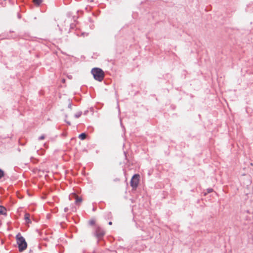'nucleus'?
Returning <instances> with one entry per match:
<instances>
[{
  "label": "nucleus",
  "mask_w": 253,
  "mask_h": 253,
  "mask_svg": "<svg viewBox=\"0 0 253 253\" xmlns=\"http://www.w3.org/2000/svg\"><path fill=\"white\" fill-rule=\"evenodd\" d=\"M16 243L18 245L19 251L22 252L25 250L27 248V244L25 239L23 237L20 233L17 234L16 236Z\"/></svg>",
  "instance_id": "f257e3e1"
},
{
  "label": "nucleus",
  "mask_w": 253,
  "mask_h": 253,
  "mask_svg": "<svg viewBox=\"0 0 253 253\" xmlns=\"http://www.w3.org/2000/svg\"><path fill=\"white\" fill-rule=\"evenodd\" d=\"M91 73L93 75L94 78L99 82L102 81L104 77L103 71L99 68H93L91 70Z\"/></svg>",
  "instance_id": "f03ea898"
},
{
  "label": "nucleus",
  "mask_w": 253,
  "mask_h": 253,
  "mask_svg": "<svg viewBox=\"0 0 253 253\" xmlns=\"http://www.w3.org/2000/svg\"><path fill=\"white\" fill-rule=\"evenodd\" d=\"M140 176L138 174H134L130 181V185L133 188H136L139 182Z\"/></svg>",
  "instance_id": "7ed1b4c3"
},
{
  "label": "nucleus",
  "mask_w": 253,
  "mask_h": 253,
  "mask_svg": "<svg viewBox=\"0 0 253 253\" xmlns=\"http://www.w3.org/2000/svg\"><path fill=\"white\" fill-rule=\"evenodd\" d=\"M105 231L100 227H98L96 230V235L97 237H101L104 236Z\"/></svg>",
  "instance_id": "20e7f679"
},
{
  "label": "nucleus",
  "mask_w": 253,
  "mask_h": 253,
  "mask_svg": "<svg viewBox=\"0 0 253 253\" xmlns=\"http://www.w3.org/2000/svg\"><path fill=\"white\" fill-rule=\"evenodd\" d=\"M73 196L75 197V198L76 199V203H80L82 202V199L81 198L78 197L76 194H73Z\"/></svg>",
  "instance_id": "39448f33"
},
{
  "label": "nucleus",
  "mask_w": 253,
  "mask_h": 253,
  "mask_svg": "<svg viewBox=\"0 0 253 253\" xmlns=\"http://www.w3.org/2000/svg\"><path fill=\"white\" fill-rule=\"evenodd\" d=\"M30 215L29 213H25L24 215V218L27 222V223H31V220L30 219Z\"/></svg>",
  "instance_id": "423d86ee"
},
{
  "label": "nucleus",
  "mask_w": 253,
  "mask_h": 253,
  "mask_svg": "<svg viewBox=\"0 0 253 253\" xmlns=\"http://www.w3.org/2000/svg\"><path fill=\"white\" fill-rule=\"evenodd\" d=\"M6 210L3 207L0 206V214H4L6 213Z\"/></svg>",
  "instance_id": "0eeeda50"
},
{
  "label": "nucleus",
  "mask_w": 253,
  "mask_h": 253,
  "mask_svg": "<svg viewBox=\"0 0 253 253\" xmlns=\"http://www.w3.org/2000/svg\"><path fill=\"white\" fill-rule=\"evenodd\" d=\"M33 2L35 4L37 5H40V4L42 3V0H33Z\"/></svg>",
  "instance_id": "6e6552de"
},
{
  "label": "nucleus",
  "mask_w": 253,
  "mask_h": 253,
  "mask_svg": "<svg viewBox=\"0 0 253 253\" xmlns=\"http://www.w3.org/2000/svg\"><path fill=\"white\" fill-rule=\"evenodd\" d=\"M86 134L84 133H82L81 134L79 135V138H80L82 140H84L86 138Z\"/></svg>",
  "instance_id": "1a4fd4ad"
},
{
  "label": "nucleus",
  "mask_w": 253,
  "mask_h": 253,
  "mask_svg": "<svg viewBox=\"0 0 253 253\" xmlns=\"http://www.w3.org/2000/svg\"><path fill=\"white\" fill-rule=\"evenodd\" d=\"M4 176V172L0 169V179Z\"/></svg>",
  "instance_id": "9d476101"
},
{
  "label": "nucleus",
  "mask_w": 253,
  "mask_h": 253,
  "mask_svg": "<svg viewBox=\"0 0 253 253\" xmlns=\"http://www.w3.org/2000/svg\"><path fill=\"white\" fill-rule=\"evenodd\" d=\"M44 135H42L41 136H40L39 138V140H43L44 139Z\"/></svg>",
  "instance_id": "9b49d317"
},
{
  "label": "nucleus",
  "mask_w": 253,
  "mask_h": 253,
  "mask_svg": "<svg viewBox=\"0 0 253 253\" xmlns=\"http://www.w3.org/2000/svg\"><path fill=\"white\" fill-rule=\"evenodd\" d=\"M212 191H213L212 189H210L208 190V192L210 193V192H212Z\"/></svg>",
  "instance_id": "f8f14e48"
},
{
  "label": "nucleus",
  "mask_w": 253,
  "mask_h": 253,
  "mask_svg": "<svg viewBox=\"0 0 253 253\" xmlns=\"http://www.w3.org/2000/svg\"><path fill=\"white\" fill-rule=\"evenodd\" d=\"M112 224V222L110 221V222H109V225H111Z\"/></svg>",
  "instance_id": "ddd939ff"
},
{
  "label": "nucleus",
  "mask_w": 253,
  "mask_h": 253,
  "mask_svg": "<svg viewBox=\"0 0 253 253\" xmlns=\"http://www.w3.org/2000/svg\"><path fill=\"white\" fill-rule=\"evenodd\" d=\"M80 116H81V114H79V115H76V117H77V118H78V117H79Z\"/></svg>",
  "instance_id": "4468645a"
},
{
  "label": "nucleus",
  "mask_w": 253,
  "mask_h": 253,
  "mask_svg": "<svg viewBox=\"0 0 253 253\" xmlns=\"http://www.w3.org/2000/svg\"><path fill=\"white\" fill-rule=\"evenodd\" d=\"M90 223H91V224H94V222H93V221H91V222H90Z\"/></svg>",
  "instance_id": "2eb2a0df"
}]
</instances>
